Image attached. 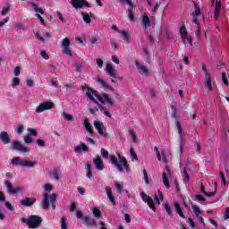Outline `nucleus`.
I'll return each instance as SVG.
<instances>
[{
	"instance_id": "obj_1",
	"label": "nucleus",
	"mask_w": 229,
	"mask_h": 229,
	"mask_svg": "<svg viewBox=\"0 0 229 229\" xmlns=\"http://www.w3.org/2000/svg\"><path fill=\"white\" fill-rule=\"evenodd\" d=\"M86 95L89 97L90 100H95V98L101 102V104H109L110 106H114V102L113 98H111L110 95L108 93H102L100 95L97 89H94L93 88H90L89 86H87V91Z\"/></svg>"
},
{
	"instance_id": "obj_2",
	"label": "nucleus",
	"mask_w": 229,
	"mask_h": 229,
	"mask_svg": "<svg viewBox=\"0 0 229 229\" xmlns=\"http://www.w3.org/2000/svg\"><path fill=\"white\" fill-rule=\"evenodd\" d=\"M118 157L114 155L110 156L111 164L114 165L118 172H123V167L126 172L130 170V165L124 156H121V154H117Z\"/></svg>"
},
{
	"instance_id": "obj_3",
	"label": "nucleus",
	"mask_w": 229,
	"mask_h": 229,
	"mask_svg": "<svg viewBox=\"0 0 229 229\" xmlns=\"http://www.w3.org/2000/svg\"><path fill=\"white\" fill-rule=\"evenodd\" d=\"M194 6H195V10L192 11V13H191V17L192 23L196 24L195 32L197 34L198 39H199V38H201V27L199 21V14H201V9L199 5H198L197 2H194Z\"/></svg>"
},
{
	"instance_id": "obj_4",
	"label": "nucleus",
	"mask_w": 229,
	"mask_h": 229,
	"mask_svg": "<svg viewBox=\"0 0 229 229\" xmlns=\"http://www.w3.org/2000/svg\"><path fill=\"white\" fill-rule=\"evenodd\" d=\"M42 221L41 216H38V215H30L28 218H21V223L27 224L30 229H38L40 227Z\"/></svg>"
},
{
	"instance_id": "obj_5",
	"label": "nucleus",
	"mask_w": 229,
	"mask_h": 229,
	"mask_svg": "<svg viewBox=\"0 0 229 229\" xmlns=\"http://www.w3.org/2000/svg\"><path fill=\"white\" fill-rule=\"evenodd\" d=\"M76 216L78 219L82 220V224L86 225V227H98V222L96 218H93L89 215H83L82 211L78 210L76 212Z\"/></svg>"
},
{
	"instance_id": "obj_6",
	"label": "nucleus",
	"mask_w": 229,
	"mask_h": 229,
	"mask_svg": "<svg viewBox=\"0 0 229 229\" xmlns=\"http://www.w3.org/2000/svg\"><path fill=\"white\" fill-rule=\"evenodd\" d=\"M53 184L49 182L45 184V192L43 193V199L41 201V206L43 209H50V195L49 191H52Z\"/></svg>"
},
{
	"instance_id": "obj_7",
	"label": "nucleus",
	"mask_w": 229,
	"mask_h": 229,
	"mask_svg": "<svg viewBox=\"0 0 229 229\" xmlns=\"http://www.w3.org/2000/svg\"><path fill=\"white\" fill-rule=\"evenodd\" d=\"M37 164H38V161L23 160V159H21V157H13L12 161V165H20V166H27L28 168L36 166Z\"/></svg>"
},
{
	"instance_id": "obj_8",
	"label": "nucleus",
	"mask_w": 229,
	"mask_h": 229,
	"mask_svg": "<svg viewBox=\"0 0 229 229\" xmlns=\"http://www.w3.org/2000/svg\"><path fill=\"white\" fill-rule=\"evenodd\" d=\"M29 4L31 5L36 13V16L38 17V20H39V22L42 25L46 24V21L43 18V16H41V14H44V9L42 7H39V5H38V4H36L35 2H29Z\"/></svg>"
},
{
	"instance_id": "obj_9",
	"label": "nucleus",
	"mask_w": 229,
	"mask_h": 229,
	"mask_svg": "<svg viewBox=\"0 0 229 229\" xmlns=\"http://www.w3.org/2000/svg\"><path fill=\"white\" fill-rule=\"evenodd\" d=\"M140 197H141V199L143 200V202H146L148 204V206L150 208V209H152L153 211H156V209H157L156 204H155L153 199L151 197H149V195H147V193H145V191H140Z\"/></svg>"
},
{
	"instance_id": "obj_10",
	"label": "nucleus",
	"mask_w": 229,
	"mask_h": 229,
	"mask_svg": "<svg viewBox=\"0 0 229 229\" xmlns=\"http://www.w3.org/2000/svg\"><path fill=\"white\" fill-rule=\"evenodd\" d=\"M55 107L54 102H43L36 107V113H43L44 111H47V109H53Z\"/></svg>"
},
{
	"instance_id": "obj_11",
	"label": "nucleus",
	"mask_w": 229,
	"mask_h": 229,
	"mask_svg": "<svg viewBox=\"0 0 229 229\" xmlns=\"http://www.w3.org/2000/svg\"><path fill=\"white\" fill-rule=\"evenodd\" d=\"M93 124L95 125V129H97V131H98V132L101 136H104V137L107 136L106 129L103 122H99L98 120H95L93 122Z\"/></svg>"
},
{
	"instance_id": "obj_12",
	"label": "nucleus",
	"mask_w": 229,
	"mask_h": 229,
	"mask_svg": "<svg viewBox=\"0 0 229 229\" xmlns=\"http://www.w3.org/2000/svg\"><path fill=\"white\" fill-rule=\"evenodd\" d=\"M5 186L7 187V191L12 195H18V193H21L22 188L21 186H18L17 188H13V184L10 181H5Z\"/></svg>"
},
{
	"instance_id": "obj_13",
	"label": "nucleus",
	"mask_w": 229,
	"mask_h": 229,
	"mask_svg": "<svg viewBox=\"0 0 229 229\" xmlns=\"http://www.w3.org/2000/svg\"><path fill=\"white\" fill-rule=\"evenodd\" d=\"M70 45H71L70 38H64L63 39V43L61 47H63L64 54H68V55H72V52L71 50Z\"/></svg>"
},
{
	"instance_id": "obj_14",
	"label": "nucleus",
	"mask_w": 229,
	"mask_h": 229,
	"mask_svg": "<svg viewBox=\"0 0 229 229\" xmlns=\"http://www.w3.org/2000/svg\"><path fill=\"white\" fill-rule=\"evenodd\" d=\"M171 108L173 109V116L175 118V123L178 129L179 134H182V129L181 125L180 120H178V109L175 106H171Z\"/></svg>"
},
{
	"instance_id": "obj_15",
	"label": "nucleus",
	"mask_w": 229,
	"mask_h": 229,
	"mask_svg": "<svg viewBox=\"0 0 229 229\" xmlns=\"http://www.w3.org/2000/svg\"><path fill=\"white\" fill-rule=\"evenodd\" d=\"M72 5L75 9H81V7H90V4L87 0H72Z\"/></svg>"
},
{
	"instance_id": "obj_16",
	"label": "nucleus",
	"mask_w": 229,
	"mask_h": 229,
	"mask_svg": "<svg viewBox=\"0 0 229 229\" xmlns=\"http://www.w3.org/2000/svg\"><path fill=\"white\" fill-rule=\"evenodd\" d=\"M35 202H37V199L35 197H25V199H22L20 201V204L25 207H31L35 204Z\"/></svg>"
},
{
	"instance_id": "obj_17",
	"label": "nucleus",
	"mask_w": 229,
	"mask_h": 229,
	"mask_svg": "<svg viewBox=\"0 0 229 229\" xmlns=\"http://www.w3.org/2000/svg\"><path fill=\"white\" fill-rule=\"evenodd\" d=\"M13 149L20 150L21 152H29V148L27 147H24V145H22L21 141H13Z\"/></svg>"
},
{
	"instance_id": "obj_18",
	"label": "nucleus",
	"mask_w": 229,
	"mask_h": 229,
	"mask_svg": "<svg viewBox=\"0 0 229 229\" xmlns=\"http://www.w3.org/2000/svg\"><path fill=\"white\" fill-rule=\"evenodd\" d=\"M204 86L208 91H212V89H213L212 78H211V74L208 72V73L206 75V79L204 81Z\"/></svg>"
},
{
	"instance_id": "obj_19",
	"label": "nucleus",
	"mask_w": 229,
	"mask_h": 229,
	"mask_svg": "<svg viewBox=\"0 0 229 229\" xmlns=\"http://www.w3.org/2000/svg\"><path fill=\"white\" fill-rule=\"evenodd\" d=\"M93 163L97 166L98 170H104L105 165H104L102 157H100L99 156H97V157L93 159Z\"/></svg>"
},
{
	"instance_id": "obj_20",
	"label": "nucleus",
	"mask_w": 229,
	"mask_h": 229,
	"mask_svg": "<svg viewBox=\"0 0 229 229\" xmlns=\"http://www.w3.org/2000/svg\"><path fill=\"white\" fill-rule=\"evenodd\" d=\"M125 2H127V4L130 5L128 11H129V18L130 20L131 21H134L135 20V14H134V11H133V4L131 2V0H125Z\"/></svg>"
},
{
	"instance_id": "obj_21",
	"label": "nucleus",
	"mask_w": 229,
	"mask_h": 229,
	"mask_svg": "<svg viewBox=\"0 0 229 229\" xmlns=\"http://www.w3.org/2000/svg\"><path fill=\"white\" fill-rule=\"evenodd\" d=\"M96 81L97 82H99V84H101L103 88H105V89H110L111 91H114V88H112L110 84L104 81V79H101V77H98V79H96Z\"/></svg>"
},
{
	"instance_id": "obj_22",
	"label": "nucleus",
	"mask_w": 229,
	"mask_h": 229,
	"mask_svg": "<svg viewBox=\"0 0 229 229\" xmlns=\"http://www.w3.org/2000/svg\"><path fill=\"white\" fill-rule=\"evenodd\" d=\"M106 191L107 197L111 200L113 206H115L116 200H115L114 195H113L112 188H110V186H106Z\"/></svg>"
},
{
	"instance_id": "obj_23",
	"label": "nucleus",
	"mask_w": 229,
	"mask_h": 229,
	"mask_svg": "<svg viewBox=\"0 0 229 229\" xmlns=\"http://www.w3.org/2000/svg\"><path fill=\"white\" fill-rule=\"evenodd\" d=\"M180 32H181L182 39L184 45H186L187 38H188V30H187L185 25H182V27H181Z\"/></svg>"
},
{
	"instance_id": "obj_24",
	"label": "nucleus",
	"mask_w": 229,
	"mask_h": 229,
	"mask_svg": "<svg viewBox=\"0 0 229 229\" xmlns=\"http://www.w3.org/2000/svg\"><path fill=\"white\" fill-rule=\"evenodd\" d=\"M0 140H2L4 144L10 143V136L8 132H6L5 131H2V132L0 133Z\"/></svg>"
},
{
	"instance_id": "obj_25",
	"label": "nucleus",
	"mask_w": 229,
	"mask_h": 229,
	"mask_svg": "<svg viewBox=\"0 0 229 229\" xmlns=\"http://www.w3.org/2000/svg\"><path fill=\"white\" fill-rule=\"evenodd\" d=\"M221 7H222V2L221 1H216V5H215V18H216V20H217V18L220 14Z\"/></svg>"
},
{
	"instance_id": "obj_26",
	"label": "nucleus",
	"mask_w": 229,
	"mask_h": 229,
	"mask_svg": "<svg viewBox=\"0 0 229 229\" xmlns=\"http://www.w3.org/2000/svg\"><path fill=\"white\" fill-rule=\"evenodd\" d=\"M81 150L89 152V148L85 143H81V145H77V147H75V152H81Z\"/></svg>"
},
{
	"instance_id": "obj_27",
	"label": "nucleus",
	"mask_w": 229,
	"mask_h": 229,
	"mask_svg": "<svg viewBox=\"0 0 229 229\" xmlns=\"http://www.w3.org/2000/svg\"><path fill=\"white\" fill-rule=\"evenodd\" d=\"M141 25H142V27H145L146 29L148 27H150L149 16L148 14H144V16L142 18Z\"/></svg>"
},
{
	"instance_id": "obj_28",
	"label": "nucleus",
	"mask_w": 229,
	"mask_h": 229,
	"mask_svg": "<svg viewBox=\"0 0 229 229\" xmlns=\"http://www.w3.org/2000/svg\"><path fill=\"white\" fill-rule=\"evenodd\" d=\"M106 72L107 73L111 76V77H116L115 75V70L114 68V66H112V64H110V63H108L106 64Z\"/></svg>"
},
{
	"instance_id": "obj_29",
	"label": "nucleus",
	"mask_w": 229,
	"mask_h": 229,
	"mask_svg": "<svg viewBox=\"0 0 229 229\" xmlns=\"http://www.w3.org/2000/svg\"><path fill=\"white\" fill-rule=\"evenodd\" d=\"M174 208H175V211L178 213V215L180 216H182V218H185V215H184L179 202H174Z\"/></svg>"
},
{
	"instance_id": "obj_30",
	"label": "nucleus",
	"mask_w": 229,
	"mask_h": 229,
	"mask_svg": "<svg viewBox=\"0 0 229 229\" xmlns=\"http://www.w3.org/2000/svg\"><path fill=\"white\" fill-rule=\"evenodd\" d=\"M56 199H57V193H52V195H50V204L52 205V208L53 209H56Z\"/></svg>"
},
{
	"instance_id": "obj_31",
	"label": "nucleus",
	"mask_w": 229,
	"mask_h": 229,
	"mask_svg": "<svg viewBox=\"0 0 229 229\" xmlns=\"http://www.w3.org/2000/svg\"><path fill=\"white\" fill-rule=\"evenodd\" d=\"M86 170H87L86 176L89 179H91L93 176V174H92V166H91L90 163H86Z\"/></svg>"
},
{
	"instance_id": "obj_32",
	"label": "nucleus",
	"mask_w": 229,
	"mask_h": 229,
	"mask_svg": "<svg viewBox=\"0 0 229 229\" xmlns=\"http://www.w3.org/2000/svg\"><path fill=\"white\" fill-rule=\"evenodd\" d=\"M52 176L55 181H60V168H54V170H52Z\"/></svg>"
},
{
	"instance_id": "obj_33",
	"label": "nucleus",
	"mask_w": 229,
	"mask_h": 229,
	"mask_svg": "<svg viewBox=\"0 0 229 229\" xmlns=\"http://www.w3.org/2000/svg\"><path fill=\"white\" fill-rule=\"evenodd\" d=\"M81 14L82 15V18L86 23H90L91 22V18L89 14V13H85L84 11L81 12Z\"/></svg>"
},
{
	"instance_id": "obj_34",
	"label": "nucleus",
	"mask_w": 229,
	"mask_h": 229,
	"mask_svg": "<svg viewBox=\"0 0 229 229\" xmlns=\"http://www.w3.org/2000/svg\"><path fill=\"white\" fill-rule=\"evenodd\" d=\"M120 34H123V39L127 41V43H130L131 41V36L127 30H119Z\"/></svg>"
},
{
	"instance_id": "obj_35",
	"label": "nucleus",
	"mask_w": 229,
	"mask_h": 229,
	"mask_svg": "<svg viewBox=\"0 0 229 229\" xmlns=\"http://www.w3.org/2000/svg\"><path fill=\"white\" fill-rule=\"evenodd\" d=\"M163 182L165 184V186L169 189L170 188V182L168 180V175L167 174H165V172L163 173Z\"/></svg>"
},
{
	"instance_id": "obj_36",
	"label": "nucleus",
	"mask_w": 229,
	"mask_h": 229,
	"mask_svg": "<svg viewBox=\"0 0 229 229\" xmlns=\"http://www.w3.org/2000/svg\"><path fill=\"white\" fill-rule=\"evenodd\" d=\"M84 125L86 130L89 132V134H93L94 131L92 129V125H90L89 120H84Z\"/></svg>"
},
{
	"instance_id": "obj_37",
	"label": "nucleus",
	"mask_w": 229,
	"mask_h": 229,
	"mask_svg": "<svg viewBox=\"0 0 229 229\" xmlns=\"http://www.w3.org/2000/svg\"><path fill=\"white\" fill-rule=\"evenodd\" d=\"M99 39H100L99 36H98V34H94L93 36H91V38H90L91 45H98Z\"/></svg>"
},
{
	"instance_id": "obj_38",
	"label": "nucleus",
	"mask_w": 229,
	"mask_h": 229,
	"mask_svg": "<svg viewBox=\"0 0 229 229\" xmlns=\"http://www.w3.org/2000/svg\"><path fill=\"white\" fill-rule=\"evenodd\" d=\"M164 208H165L166 213L169 215V216H173V211H172V208H171L170 204L165 202V204H164Z\"/></svg>"
},
{
	"instance_id": "obj_39",
	"label": "nucleus",
	"mask_w": 229,
	"mask_h": 229,
	"mask_svg": "<svg viewBox=\"0 0 229 229\" xmlns=\"http://www.w3.org/2000/svg\"><path fill=\"white\" fill-rule=\"evenodd\" d=\"M93 215L97 218H100L102 216V211L98 208H93Z\"/></svg>"
},
{
	"instance_id": "obj_40",
	"label": "nucleus",
	"mask_w": 229,
	"mask_h": 229,
	"mask_svg": "<svg viewBox=\"0 0 229 229\" xmlns=\"http://www.w3.org/2000/svg\"><path fill=\"white\" fill-rule=\"evenodd\" d=\"M192 209H193V212L195 213V216H198V218H199V216L201 213V209H200L199 206H197V204H194V206H192Z\"/></svg>"
},
{
	"instance_id": "obj_41",
	"label": "nucleus",
	"mask_w": 229,
	"mask_h": 229,
	"mask_svg": "<svg viewBox=\"0 0 229 229\" xmlns=\"http://www.w3.org/2000/svg\"><path fill=\"white\" fill-rule=\"evenodd\" d=\"M130 154H131V157L132 161L139 159V158H138V156H137V153L135 152L133 147H131V148H130Z\"/></svg>"
},
{
	"instance_id": "obj_42",
	"label": "nucleus",
	"mask_w": 229,
	"mask_h": 229,
	"mask_svg": "<svg viewBox=\"0 0 229 229\" xmlns=\"http://www.w3.org/2000/svg\"><path fill=\"white\" fill-rule=\"evenodd\" d=\"M20 82H21L20 77H17V76L13 77V79L12 81L13 88H15L16 86H19Z\"/></svg>"
},
{
	"instance_id": "obj_43",
	"label": "nucleus",
	"mask_w": 229,
	"mask_h": 229,
	"mask_svg": "<svg viewBox=\"0 0 229 229\" xmlns=\"http://www.w3.org/2000/svg\"><path fill=\"white\" fill-rule=\"evenodd\" d=\"M61 229H68V226L66 224V216L61 217Z\"/></svg>"
},
{
	"instance_id": "obj_44",
	"label": "nucleus",
	"mask_w": 229,
	"mask_h": 229,
	"mask_svg": "<svg viewBox=\"0 0 229 229\" xmlns=\"http://www.w3.org/2000/svg\"><path fill=\"white\" fill-rule=\"evenodd\" d=\"M82 63L81 61L75 62V72H81Z\"/></svg>"
},
{
	"instance_id": "obj_45",
	"label": "nucleus",
	"mask_w": 229,
	"mask_h": 229,
	"mask_svg": "<svg viewBox=\"0 0 229 229\" xmlns=\"http://www.w3.org/2000/svg\"><path fill=\"white\" fill-rule=\"evenodd\" d=\"M129 132H130V134H131V136L132 138V142L133 143H137L138 138H137L136 132L134 131H132V130L129 131Z\"/></svg>"
},
{
	"instance_id": "obj_46",
	"label": "nucleus",
	"mask_w": 229,
	"mask_h": 229,
	"mask_svg": "<svg viewBox=\"0 0 229 229\" xmlns=\"http://www.w3.org/2000/svg\"><path fill=\"white\" fill-rule=\"evenodd\" d=\"M101 156L105 157V159H108L109 157L108 150H106V148H101Z\"/></svg>"
},
{
	"instance_id": "obj_47",
	"label": "nucleus",
	"mask_w": 229,
	"mask_h": 229,
	"mask_svg": "<svg viewBox=\"0 0 229 229\" xmlns=\"http://www.w3.org/2000/svg\"><path fill=\"white\" fill-rule=\"evenodd\" d=\"M63 116H64V118L65 120H68V121H70V122H72V120H73L72 114H69L68 113L64 112V113H63Z\"/></svg>"
},
{
	"instance_id": "obj_48",
	"label": "nucleus",
	"mask_w": 229,
	"mask_h": 229,
	"mask_svg": "<svg viewBox=\"0 0 229 229\" xmlns=\"http://www.w3.org/2000/svg\"><path fill=\"white\" fill-rule=\"evenodd\" d=\"M99 106H100V104H98V106H96L95 107H89V113L91 114H95L97 111H99Z\"/></svg>"
},
{
	"instance_id": "obj_49",
	"label": "nucleus",
	"mask_w": 229,
	"mask_h": 229,
	"mask_svg": "<svg viewBox=\"0 0 229 229\" xmlns=\"http://www.w3.org/2000/svg\"><path fill=\"white\" fill-rule=\"evenodd\" d=\"M222 79H223L224 84H225V85L229 84L228 77L225 72H223V73H222Z\"/></svg>"
},
{
	"instance_id": "obj_50",
	"label": "nucleus",
	"mask_w": 229,
	"mask_h": 229,
	"mask_svg": "<svg viewBox=\"0 0 229 229\" xmlns=\"http://www.w3.org/2000/svg\"><path fill=\"white\" fill-rule=\"evenodd\" d=\"M27 131H29V133L31 136H38V132L36 131V129H32V128H28Z\"/></svg>"
},
{
	"instance_id": "obj_51",
	"label": "nucleus",
	"mask_w": 229,
	"mask_h": 229,
	"mask_svg": "<svg viewBox=\"0 0 229 229\" xmlns=\"http://www.w3.org/2000/svg\"><path fill=\"white\" fill-rule=\"evenodd\" d=\"M140 72H141V73H145V75H148L149 72L148 70V68H146V66H140L139 68Z\"/></svg>"
},
{
	"instance_id": "obj_52",
	"label": "nucleus",
	"mask_w": 229,
	"mask_h": 229,
	"mask_svg": "<svg viewBox=\"0 0 229 229\" xmlns=\"http://www.w3.org/2000/svg\"><path fill=\"white\" fill-rule=\"evenodd\" d=\"M9 11H10V6L6 5V6L3 7L1 14L3 16H4L5 14H7V13H9Z\"/></svg>"
},
{
	"instance_id": "obj_53",
	"label": "nucleus",
	"mask_w": 229,
	"mask_h": 229,
	"mask_svg": "<svg viewBox=\"0 0 229 229\" xmlns=\"http://www.w3.org/2000/svg\"><path fill=\"white\" fill-rule=\"evenodd\" d=\"M24 141H25V143H32L33 140H32L30 134H27V136H25Z\"/></svg>"
},
{
	"instance_id": "obj_54",
	"label": "nucleus",
	"mask_w": 229,
	"mask_h": 229,
	"mask_svg": "<svg viewBox=\"0 0 229 229\" xmlns=\"http://www.w3.org/2000/svg\"><path fill=\"white\" fill-rule=\"evenodd\" d=\"M188 224H190V226H191L192 229H194L195 226H196L195 222H194L193 218H191V217L188 218Z\"/></svg>"
},
{
	"instance_id": "obj_55",
	"label": "nucleus",
	"mask_w": 229,
	"mask_h": 229,
	"mask_svg": "<svg viewBox=\"0 0 229 229\" xmlns=\"http://www.w3.org/2000/svg\"><path fill=\"white\" fill-rule=\"evenodd\" d=\"M36 142L38 143V145L39 147H45V145H46L44 140H41L40 138H38V140H36Z\"/></svg>"
},
{
	"instance_id": "obj_56",
	"label": "nucleus",
	"mask_w": 229,
	"mask_h": 229,
	"mask_svg": "<svg viewBox=\"0 0 229 229\" xmlns=\"http://www.w3.org/2000/svg\"><path fill=\"white\" fill-rule=\"evenodd\" d=\"M124 218L127 222V224H130L131 222V216L129 215V213H124Z\"/></svg>"
},
{
	"instance_id": "obj_57",
	"label": "nucleus",
	"mask_w": 229,
	"mask_h": 229,
	"mask_svg": "<svg viewBox=\"0 0 229 229\" xmlns=\"http://www.w3.org/2000/svg\"><path fill=\"white\" fill-rule=\"evenodd\" d=\"M20 73H21V66H16V67L14 68V75H15L16 77H19Z\"/></svg>"
},
{
	"instance_id": "obj_58",
	"label": "nucleus",
	"mask_w": 229,
	"mask_h": 229,
	"mask_svg": "<svg viewBox=\"0 0 229 229\" xmlns=\"http://www.w3.org/2000/svg\"><path fill=\"white\" fill-rule=\"evenodd\" d=\"M23 125H18V127H16V131L18 132V134H21L23 132Z\"/></svg>"
},
{
	"instance_id": "obj_59",
	"label": "nucleus",
	"mask_w": 229,
	"mask_h": 229,
	"mask_svg": "<svg viewBox=\"0 0 229 229\" xmlns=\"http://www.w3.org/2000/svg\"><path fill=\"white\" fill-rule=\"evenodd\" d=\"M101 111H104V114H106V116H108L109 118H111L112 114L111 113H109V111H107L106 107H102Z\"/></svg>"
},
{
	"instance_id": "obj_60",
	"label": "nucleus",
	"mask_w": 229,
	"mask_h": 229,
	"mask_svg": "<svg viewBox=\"0 0 229 229\" xmlns=\"http://www.w3.org/2000/svg\"><path fill=\"white\" fill-rule=\"evenodd\" d=\"M41 56H42L44 59H49V55H48V54L46 52V50H41Z\"/></svg>"
},
{
	"instance_id": "obj_61",
	"label": "nucleus",
	"mask_w": 229,
	"mask_h": 229,
	"mask_svg": "<svg viewBox=\"0 0 229 229\" xmlns=\"http://www.w3.org/2000/svg\"><path fill=\"white\" fill-rule=\"evenodd\" d=\"M103 64H104V61L103 59H97V65L99 67V68H103Z\"/></svg>"
},
{
	"instance_id": "obj_62",
	"label": "nucleus",
	"mask_w": 229,
	"mask_h": 229,
	"mask_svg": "<svg viewBox=\"0 0 229 229\" xmlns=\"http://www.w3.org/2000/svg\"><path fill=\"white\" fill-rule=\"evenodd\" d=\"M76 208H77L76 202H72V204L70 206V211H72V212L75 211Z\"/></svg>"
},
{
	"instance_id": "obj_63",
	"label": "nucleus",
	"mask_w": 229,
	"mask_h": 229,
	"mask_svg": "<svg viewBox=\"0 0 229 229\" xmlns=\"http://www.w3.org/2000/svg\"><path fill=\"white\" fill-rule=\"evenodd\" d=\"M115 188L118 192H121L123 191V186L120 184V182H115Z\"/></svg>"
},
{
	"instance_id": "obj_64",
	"label": "nucleus",
	"mask_w": 229,
	"mask_h": 229,
	"mask_svg": "<svg viewBox=\"0 0 229 229\" xmlns=\"http://www.w3.org/2000/svg\"><path fill=\"white\" fill-rule=\"evenodd\" d=\"M224 218H225V220H228V218H229V208H227V209H226V211L224 215Z\"/></svg>"
}]
</instances>
